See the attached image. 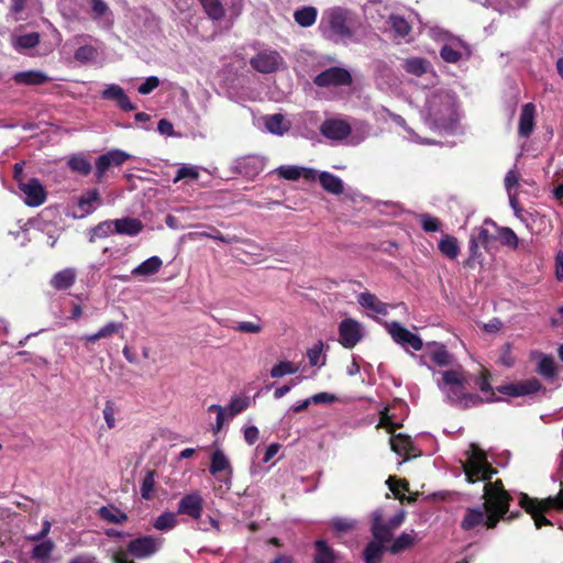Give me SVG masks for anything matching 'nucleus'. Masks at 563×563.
<instances>
[{
  "label": "nucleus",
  "instance_id": "38",
  "mask_svg": "<svg viewBox=\"0 0 563 563\" xmlns=\"http://www.w3.org/2000/svg\"><path fill=\"white\" fill-rule=\"evenodd\" d=\"M205 13L213 21H221L225 15L224 7L220 0H199Z\"/></svg>",
  "mask_w": 563,
  "mask_h": 563
},
{
  "label": "nucleus",
  "instance_id": "18",
  "mask_svg": "<svg viewBox=\"0 0 563 563\" xmlns=\"http://www.w3.org/2000/svg\"><path fill=\"white\" fill-rule=\"evenodd\" d=\"M277 52H261L256 56L251 58L250 64L255 70L263 74H269L277 69Z\"/></svg>",
  "mask_w": 563,
  "mask_h": 563
},
{
  "label": "nucleus",
  "instance_id": "43",
  "mask_svg": "<svg viewBox=\"0 0 563 563\" xmlns=\"http://www.w3.org/2000/svg\"><path fill=\"white\" fill-rule=\"evenodd\" d=\"M389 24L395 33L400 37H405L411 32V25L401 15L391 14L389 16Z\"/></svg>",
  "mask_w": 563,
  "mask_h": 563
},
{
  "label": "nucleus",
  "instance_id": "60",
  "mask_svg": "<svg viewBox=\"0 0 563 563\" xmlns=\"http://www.w3.org/2000/svg\"><path fill=\"white\" fill-rule=\"evenodd\" d=\"M499 363L508 368L515 365V357L512 355V346L510 343H506L501 347Z\"/></svg>",
  "mask_w": 563,
  "mask_h": 563
},
{
  "label": "nucleus",
  "instance_id": "24",
  "mask_svg": "<svg viewBox=\"0 0 563 563\" xmlns=\"http://www.w3.org/2000/svg\"><path fill=\"white\" fill-rule=\"evenodd\" d=\"M13 80L18 85L41 86L51 80V78L41 70H26L14 74Z\"/></svg>",
  "mask_w": 563,
  "mask_h": 563
},
{
  "label": "nucleus",
  "instance_id": "58",
  "mask_svg": "<svg viewBox=\"0 0 563 563\" xmlns=\"http://www.w3.org/2000/svg\"><path fill=\"white\" fill-rule=\"evenodd\" d=\"M264 122L269 132L282 135V113L264 117Z\"/></svg>",
  "mask_w": 563,
  "mask_h": 563
},
{
  "label": "nucleus",
  "instance_id": "14",
  "mask_svg": "<svg viewBox=\"0 0 563 563\" xmlns=\"http://www.w3.org/2000/svg\"><path fill=\"white\" fill-rule=\"evenodd\" d=\"M463 471L468 483H475L477 481H489L493 475L497 473L490 464H481L466 461L463 464Z\"/></svg>",
  "mask_w": 563,
  "mask_h": 563
},
{
  "label": "nucleus",
  "instance_id": "10",
  "mask_svg": "<svg viewBox=\"0 0 563 563\" xmlns=\"http://www.w3.org/2000/svg\"><path fill=\"white\" fill-rule=\"evenodd\" d=\"M498 391L503 395L510 397H520L526 395H533L541 390H545L543 385L537 378H530L517 383L506 384L499 386Z\"/></svg>",
  "mask_w": 563,
  "mask_h": 563
},
{
  "label": "nucleus",
  "instance_id": "2",
  "mask_svg": "<svg viewBox=\"0 0 563 563\" xmlns=\"http://www.w3.org/2000/svg\"><path fill=\"white\" fill-rule=\"evenodd\" d=\"M519 506L531 516L537 529L553 526L545 514L551 511L563 512V483L561 482V489L555 496L547 498L530 497L528 494L521 493L519 495Z\"/></svg>",
  "mask_w": 563,
  "mask_h": 563
},
{
  "label": "nucleus",
  "instance_id": "9",
  "mask_svg": "<svg viewBox=\"0 0 563 563\" xmlns=\"http://www.w3.org/2000/svg\"><path fill=\"white\" fill-rule=\"evenodd\" d=\"M19 189L24 195V202L30 207H38L46 201L47 192L37 178H31L26 183L20 181Z\"/></svg>",
  "mask_w": 563,
  "mask_h": 563
},
{
  "label": "nucleus",
  "instance_id": "44",
  "mask_svg": "<svg viewBox=\"0 0 563 563\" xmlns=\"http://www.w3.org/2000/svg\"><path fill=\"white\" fill-rule=\"evenodd\" d=\"M404 68L407 73L420 77L427 71V60L420 57L407 58Z\"/></svg>",
  "mask_w": 563,
  "mask_h": 563
},
{
  "label": "nucleus",
  "instance_id": "34",
  "mask_svg": "<svg viewBox=\"0 0 563 563\" xmlns=\"http://www.w3.org/2000/svg\"><path fill=\"white\" fill-rule=\"evenodd\" d=\"M314 563H335L336 554L334 550L331 547H329L324 540H317L314 542Z\"/></svg>",
  "mask_w": 563,
  "mask_h": 563
},
{
  "label": "nucleus",
  "instance_id": "6",
  "mask_svg": "<svg viewBox=\"0 0 563 563\" xmlns=\"http://www.w3.org/2000/svg\"><path fill=\"white\" fill-rule=\"evenodd\" d=\"M128 159H130V155L121 150H111L100 155L96 161V183H102L106 173L111 167H119Z\"/></svg>",
  "mask_w": 563,
  "mask_h": 563
},
{
  "label": "nucleus",
  "instance_id": "13",
  "mask_svg": "<svg viewBox=\"0 0 563 563\" xmlns=\"http://www.w3.org/2000/svg\"><path fill=\"white\" fill-rule=\"evenodd\" d=\"M351 132V125L339 119H328L320 126V133L333 141H342L346 139Z\"/></svg>",
  "mask_w": 563,
  "mask_h": 563
},
{
  "label": "nucleus",
  "instance_id": "47",
  "mask_svg": "<svg viewBox=\"0 0 563 563\" xmlns=\"http://www.w3.org/2000/svg\"><path fill=\"white\" fill-rule=\"evenodd\" d=\"M155 471H147L141 484V496L145 500L153 498V492L155 487Z\"/></svg>",
  "mask_w": 563,
  "mask_h": 563
},
{
  "label": "nucleus",
  "instance_id": "20",
  "mask_svg": "<svg viewBox=\"0 0 563 563\" xmlns=\"http://www.w3.org/2000/svg\"><path fill=\"white\" fill-rule=\"evenodd\" d=\"M536 372L547 382H555L558 379L559 371L553 356L539 353V362L536 367Z\"/></svg>",
  "mask_w": 563,
  "mask_h": 563
},
{
  "label": "nucleus",
  "instance_id": "49",
  "mask_svg": "<svg viewBox=\"0 0 563 563\" xmlns=\"http://www.w3.org/2000/svg\"><path fill=\"white\" fill-rule=\"evenodd\" d=\"M481 243L476 241L472 235L470 236V245H468V257L464 261V266L474 268L475 263L482 257V253L479 252Z\"/></svg>",
  "mask_w": 563,
  "mask_h": 563
},
{
  "label": "nucleus",
  "instance_id": "59",
  "mask_svg": "<svg viewBox=\"0 0 563 563\" xmlns=\"http://www.w3.org/2000/svg\"><path fill=\"white\" fill-rule=\"evenodd\" d=\"M420 223L426 232H437L441 229L440 220L429 214H422Z\"/></svg>",
  "mask_w": 563,
  "mask_h": 563
},
{
  "label": "nucleus",
  "instance_id": "4",
  "mask_svg": "<svg viewBox=\"0 0 563 563\" xmlns=\"http://www.w3.org/2000/svg\"><path fill=\"white\" fill-rule=\"evenodd\" d=\"M485 501L483 504L486 512L485 527L495 529L501 519L509 512L512 496L509 493L503 494H484Z\"/></svg>",
  "mask_w": 563,
  "mask_h": 563
},
{
  "label": "nucleus",
  "instance_id": "16",
  "mask_svg": "<svg viewBox=\"0 0 563 563\" xmlns=\"http://www.w3.org/2000/svg\"><path fill=\"white\" fill-rule=\"evenodd\" d=\"M372 534L374 537L375 542H378L383 545L389 542L393 538V529L384 522V516L380 510H376L372 515Z\"/></svg>",
  "mask_w": 563,
  "mask_h": 563
},
{
  "label": "nucleus",
  "instance_id": "26",
  "mask_svg": "<svg viewBox=\"0 0 563 563\" xmlns=\"http://www.w3.org/2000/svg\"><path fill=\"white\" fill-rule=\"evenodd\" d=\"M302 178L305 183H313L317 179V172L312 168L300 166H284V179L298 180Z\"/></svg>",
  "mask_w": 563,
  "mask_h": 563
},
{
  "label": "nucleus",
  "instance_id": "25",
  "mask_svg": "<svg viewBox=\"0 0 563 563\" xmlns=\"http://www.w3.org/2000/svg\"><path fill=\"white\" fill-rule=\"evenodd\" d=\"M236 168L243 176L253 178L263 170V162L257 156H246L238 162Z\"/></svg>",
  "mask_w": 563,
  "mask_h": 563
},
{
  "label": "nucleus",
  "instance_id": "1",
  "mask_svg": "<svg viewBox=\"0 0 563 563\" xmlns=\"http://www.w3.org/2000/svg\"><path fill=\"white\" fill-rule=\"evenodd\" d=\"M358 21L356 15L343 7H332L322 14L319 29L334 43L346 45L354 40Z\"/></svg>",
  "mask_w": 563,
  "mask_h": 563
},
{
  "label": "nucleus",
  "instance_id": "42",
  "mask_svg": "<svg viewBox=\"0 0 563 563\" xmlns=\"http://www.w3.org/2000/svg\"><path fill=\"white\" fill-rule=\"evenodd\" d=\"M415 542V536L404 532L393 542V544L389 548H387V550L391 554H399L402 551L412 547Z\"/></svg>",
  "mask_w": 563,
  "mask_h": 563
},
{
  "label": "nucleus",
  "instance_id": "19",
  "mask_svg": "<svg viewBox=\"0 0 563 563\" xmlns=\"http://www.w3.org/2000/svg\"><path fill=\"white\" fill-rule=\"evenodd\" d=\"M113 227L117 234L129 236H135L144 229L140 219L130 217L113 220Z\"/></svg>",
  "mask_w": 563,
  "mask_h": 563
},
{
  "label": "nucleus",
  "instance_id": "30",
  "mask_svg": "<svg viewBox=\"0 0 563 563\" xmlns=\"http://www.w3.org/2000/svg\"><path fill=\"white\" fill-rule=\"evenodd\" d=\"M318 10L312 5H306L294 12L295 22L301 27H309L317 21Z\"/></svg>",
  "mask_w": 563,
  "mask_h": 563
},
{
  "label": "nucleus",
  "instance_id": "40",
  "mask_svg": "<svg viewBox=\"0 0 563 563\" xmlns=\"http://www.w3.org/2000/svg\"><path fill=\"white\" fill-rule=\"evenodd\" d=\"M230 471L231 472V465L228 460V457L224 455V453L220 450H217L211 455V463L209 467V472L212 475H217L220 472L223 471Z\"/></svg>",
  "mask_w": 563,
  "mask_h": 563
},
{
  "label": "nucleus",
  "instance_id": "48",
  "mask_svg": "<svg viewBox=\"0 0 563 563\" xmlns=\"http://www.w3.org/2000/svg\"><path fill=\"white\" fill-rule=\"evenodd\" d=\"M97 56V48L92 45H82L75 51L74 57L81 64L93 60Z\"/></svg>",
  "mask_w": 563,
  "mask_h": 563
},
{
  "label": "nucleus",
  "instance_id": "12",
  "mask_svg": "<svg viewBox=\"0 0 563 563\" xmlns=\"http://www.w3.org/2000/svg\"><path fill=\"white\" fill-rule=\"evenodd\" d=\"M203 511V498L197 492L185 495L178 503L177 514L198 520Z\"/></svg>",
  "mask_w": 563,
  "mask_h": 563
},
{
  "label": "nucleus",
  "instance_id": "55",
  "mask_svg": "<svg viewBox=\"0 0 563 563\" xmlns=\"http://www.w3.org/2000/svg\"><path fill=\"white\" fill-rule=\"evenodd\" d=\"M401 423H397L389 416L388 408H384L379 413V422L378 427L386 429V431L390 434L395 433V431L401 428Z\"/></svg>",
  "mask_w": 563,
  "mask_h": 563
},
{
  "label": "nucleus",
  "instance_id": "51",
  "mask_svg": "<svg viewBox=\"0 0 563 563\" xmlns=\"http://www.w3.org/2000/svg\"><path fill=\"white\" fill-rule=\"evenodd\" d=\"M176 515L169 511L159 515L155 522L154 528L161 531L173 529L176 526Z\"/></svg>",
  "mask_w": 563,
  "mask_h": 563
},
{
  "label": "nucleus",
  "instance_id": "21",
  "mask_svg": "<svg viewBox=\"0 0 563 563\" xmlns=\"http://www.w3.org/2000/svg\"><path fill=\"white\" fill-rule=\"evenodd\" d=\"M485 224H490L495 229L496 240H498L501 245L511 250L519 249V238L511 228L499 227L490 219L485 220Z\"/></svg>",
  "mask_w": 563,
  "mask_h": 563
},
{
  "label": "nucleus",
  "instance_id": "23",
  "mask_svg": "<svg viewBox=\"0 0 563 563\" xmlns=\"http://www.w3.org/2000/svg\"><path fill=\"white\" fill-rule=\"evenodd\" d=\"M76 278V269L73 267H67L54 274L49 280V285L55 290H67L75 284Z\"/></svg>",
  "mask_w": 563,
  "mask_h": 563
},
{
  "label": "nucleus",
  "instance_id": "52",
  "mask_svg": "<svg viewBox=\"0 0 563 563\" xmlns=\"http://www.w3.org/2000/svg\"><path fill=\"white\" fill-rule=\"evenodd\" d=\"M232 330L241 333H260L263 330V325L260 319L256 321H240L232 325Z\"/></svg>",
  "mask_w": 563,
  "mask_h": 563
},
{
  "label": "nucleus",
  "instance_id": "28",
  "mask_svg": "<svg viewBox=\"0 0 563 563\" xmlns=\"http://www.w3.org/2000/svg\"><path fill=\"white\" fill-rule=\"evenodd\" d=\"M123 325L119 322H108L104 327L99 329L96 333L87 334L81 336V340L88 343H96L97 341L106 338H111L112 335L119 333L122 330Z\"/></svg>",
  "mask_w": 563,
  "mask_h": 563
},
{
  "label": "nucleus",
  "instance_id": "5",
  "mask_svg": "<svg viewBox=\"0 0 563 563\" xmlns=\"http://www.w3.org/2000/svg\"><path fill=\"white\" fill-rule=\"evenodd\" d=\"M352 81L350 71L338 66L321 71L313 79L314 85L321 88L350 86Z\"/></svg>",
  "mask_w": 563,
  "mask_h": 563
},
{
  "label": "nucleus",
  "instance_id": "33",
  "mask_svg": "<svg viewBox=\"0 0 563 563\" xmlns=\"http://www.w3.org/2000/svg\"><path fill=\"white\" fill-rule=\"evenodd\" d=\"M319 181L322 188L333 195H341L343 192V183L342 180L328 172H322L319 175Z\"/></svg>",
  "mask_w": 563,
  "mask_h": 563
},
{
  "label": "nucleus",
  "instance_id": "46",
  "mask_svg": "<svg viewBox=\"0 0 563 563\" xmlns=\"http://www.w3.org/2000/svg\"><path fill=\"white\" fill-rule=\"evenodd\" d=\"M389 489L398 498L401 503H405V494L404 492H409V483L407 479H396L395 477H389L387 481Z\"/></svg>",
  "mask_w": 563,
  "mask_h": 563
},
{
  "label": "nucleus",
  "instance_id": "22",
  "mask_svg": "<svg viewBox=\"0 0 563 563\" xmlns=\"http://www.w3.org/2000/svg\"><path fill=\"white\" fill-rule=\"evenodd\" d=\"M101 205L102 199L98 189L93 188L86 191L78 199V208L81 212L80 217L91 214Z\"/></svg>",
  "mask_w": 563,
  "mask_h": 563
},
{
  "label": "nucleus",
  "instance_id": "3",
  "mask_svg": "<svg viewBox=\"0 0 563 563\" xmlns=\"http://www.w3.org/2000/svg\"><path fill=\"white\" fill-rule=\"evenodd\" d=\"M442 380L440 388L445 393L451 405L467 409L483 404L482 397L466 393L465 380L459 372L453 369L443 372Z\"/></svg>",
  "mask_w": 563,
  "mask_h": 563
},
{
  "label": "nucleus",
  "instance_id": "15",
  "mask_svg": "<svg viewBox=\"0 0 563 563\" xmlns=\"http://www.w3.org/2000/svg\"><path fill=\"white\" fill-rule=\"evenodd\" d=\"M537 109L532 102L521 107L519 117L518 134L522 139H529L534 130Z\"/></svg>",
  "mask_w": 563,
  "mask_h": 563
},
{
  "label": "nucleus",
  "instance_id": "50",
  "mask_svg": "<svg viewBox=\"0 0 563 563\" xmlns=\"http://www.w3.org/2000/svg\"><path fill=\"white\" fill-rule=\"evenodd\" d=\"M430 358L439 366H448L451 363V355L442 344L438 345L431 353Z\"/></svg>",
  "mask_w": 563,
  "mask_h": 563
},
{
  "label": "nucleus",
  "instance_id": "63",
  "mask_svg": "<svg viewBox=\"0 0 563 563\" xmlns=\"http://www.w3.org/2000/svg\"><path fill=\"white\" fill-rule=\"evenodd\" d=\"M115 407L114 402L111 400L106 401L104 408H103V418L106 420V423L109 429H113L115 427Z\"/></svg>",
  "mask_w": 563,
  "mask_h": 563
},
{
  "label": "nucleus",
  "instance_id": "7",
  "mask_svg": "<svg viewBox=\"0 0 563 563\" xmlns=\"http://www.w3.org/2000/svg\"><path fill=\"white\" fill-rule=\"evenodd\" d=\"M159 542L153 536H142L126 544V551L135 559L150 558L158 551Z\"/></svg>",
  "mask_w": 563,
  "mask_h": 563
},
{
  "label": "nucleus",
  "instance_id": "56",
  "mask_svg": "<svg viewBox=\"0 0 563 563\" xmlns=\"http://www.w3.org/2000/svg\"><path fill=\"white\" fill-rule=\"evenodd\" d=\"M199 178V172L195 166L184 165L181 166L174 178V183H178L183 179L197 180Z\"/></svg>",
  "mask_w": 563,
  "mask_h": 563
},
{
  "label": "nucleus",
  "instance_id": "27",
  "mask_svg": "<svg viewBox=\"0 0 563 563\" xmlns=\"http://www.w3.org/2000/svg\"><path fill=\"white\" fill-rule=\"evenodd\" d=\"M486 520V512L481 508H467L461 521V529L464 531L473 530L474 528L484 525Z\"/></svg>",
  "mask_w": 563,
  "mask_h": 563
},
{
  "label": "nucleus",
  "instance_id": "35",
  "mask_svg": "<svg viewBox=\"0 0 563 563\" xmlns=\"http://www.w3.org/2000/svg\"><path fill=\"white\" fill-rule=\"evenodd\" d=\"M99 517L110 523L122 525L128 521V515L113 506H102L98 511Z\"/></svg>",
  "mask_w": 563,
  "mask_h": 563
},
{
  "label": "nucleus",
  "instance_id": "32",
  "mask_svg": "<svg viewBox=\"0 0 563 563\" xmlns=\"http://www.w3.org/2000/svg\"><path fill=\"white\" fill-rule=\"evenodd\" d=\"M67 166L73 173L81 176H88L92 170L89 159L82 154H74L67 161Z\"/></svg>",
  "mask_w": 563,
  "mask_h": 563
},
{
  "label": "nucleus",
  "instance_id": "8",
  "mask_svg": "<svg viewBox=\"0 0 563 563\" xmlns=\"http://www.w3.org/2000/svg\"><path fill=\"white\" fill-rule=\"evenodd\" d=\"M387 331L391 339L400 345H408L415 351H420L423 347L421 338L402 327L398 321L388 323Z\"/></svg>",
  "mask_w": 563,
  "mask_h": 563
},
{
  "label": "nucleus",
  "instance_id": "64",
  "mask_svg": "<svg viewBox=\"0 0 563 563\" xmlns=\"http://www.w3.org/2000/svg\"><path fill=\"white\" fill-rule=\"evenodd\" d=\"M124 90L119 85H110L102 91V98L107 100L118 101L122 97Z\"/></svg>",
  "mask_w": 563,
  "mask_h": 563
},
{
  "label": "nucleus",
  "instance_id": "41",
  "mask_svg": "<svg viewBox=\"0 0 563 563\" xmlns=\"http://www.w3.org/2000/svg\"><path fill=\"white\" fill-rule=\"evenodd\" d=\"M112 233H115L113 220L102 221L90 230L89 242L95 243L97 239H104Z\"/></svg>",
  "mask_w": 563,
  "mask_h": 563
},
{
  "label": "nucleus",
  "instance_id": "54",
  "mask_svg": "<svg viewBox=\"0 0 563 563\" xmlns=\"http://www.w3.org/2000/svg\"><path fill=\"white\" fill-rule=\"evenodd\" d=\"M249 406H250L249 398L232 397L229 402V406H228V411H229L230 418H233L236 415L243 412L244 410L247 409Z\"/></svg>",
  "mask_w": 563,
  "mask_h": 563
},
{
  "label": "nucleus",
  "instance_id": "53",
  "mask_svg": "<svg viewBox=\"0 0 563 563\" xmlns=\"http://www.w3.org/2000/svg\"><path fill=\"white\" fill-rule=\"evenodd\" d=\"M40 43V35L36 32L27 33L15 40V47L21 49L34 48Z\"/></svg>",
  "mask_w": 563,
  "mask_h": 563
},
{
  "label": "nucleus",
  "instance_id": "17",
  "mask_svg": "<svg viewBox=\"0 0 563 563\" xmlns=\"http://www.w3.org/2000/svg\"><path fill=\"white\" fill-rule=\"evenodd\" d=\"M390 446L395 453L406 459L420 455V451L413 445L411 438L402 433H393Z\"/></svg>",
  "mask_w": 563,
  "mask_h": 563
},
{
  "label": "nucleus",
  "instance_id": "39",
  "mask_svg": "<svg viewBox=\"0 0 563 563\" xmlns=\"http://www.w3.org/2000/svg\"><path fill=\"white\" fill-rule=\"evenodd\" d=\"M385 550L387 548L378 542H368L363 551L365 563H380Z\"/></svg>",
  "mask_w": 563,
  "mask_h": 563
},
{
  "label": "nucleus",
  "instance_id": "11",
  "mask_svg": "<svg viewBox=\"0 0 563 563\" xmlns=\"http://www.w3.org/2000/svg\"><path fill=\"white\" fill-rule=\"evenodd\" d=\"M361 324L351 318L344 319L339 324V342L345 349L354 347L362 340Z\"/></svg>",
  "mask_w": 563,
  "mask_h": 563
},
{
  "label": "nucleus",
  "instance_id": "57",
  "mask_svg": "<svg viewBox=\"0 0 563 563\" xmlns=\"http://www.w3.org/2000/svg\"><path fill=\"white\" fill-rule=\"evenodd\" d=\"M440 56L444 62L451 64H456L462 58L461 52L448 44L443 45L440 49Z\"/></svg>",
  "mask_w": 563,
  "mask_h": 563
},
{
  "label": "nucleus",
  "instance_id": "45",
  "mask_svg": "<svg viewBox=\"0 0 563 563\" xmlns=\"http://www.w3.org/2000/svg\"><path fill=\"white\" fill-rule=\"evenodd\" d=\"M487 224L484 223V225L479 228H475L472 232V236L476 239L477 242L481 243V245L485 249H489V244L496 240V234H493L487 228Z\"/></svg>",
  "mask_w": 563,
  "mask_h": 563
},
{
  "label": "nucleus",
  "instance_id": "37",
  "mask_svg": "<svg viewBox=\"0 0 563 563\" xmlns=\"http://www.w3.org/2000/svg\"><path fill=\"white\" fill-rule=\"evenodd\" d=\"M55 549V543L46 539L41 543L36 544L31 552V558L36 561H41V563H48V560Z\"/></svg>",
  "mask_w": 563,
  "mask_h": 563
},
{
  "label": "nucleus",
  "instance_id": "62",
  "mask_svg": "<svg viewBox=\"0 0 563 563\" xmlns=\"http://www.w3.org/2000/svg\"><path fill=\"white\" fill-rule=\"evenodd\" d=\"M159 86V79L156 76L147 77L137 88L141 95H148Z\"/></svg>",
  "mask_w": 563,
  "mask_h": 563
},
{
  "label": "nucleus",
  "instance_id": "31",
  "mask_svg": "<svg viewBox=\"0 0 563 563\" xmlns=\"http://www.w3.org/2000/svg\"><path fill=\"white\" fill-rule=\"evenodd\" d=\"M358 302L362 307L369 309L379 314H387V305L380 301L375 295L371 292H362L358 296Z\"/></svg>",
  "mask_w": 563,
  "mask_h": 563
},
{
  "label": "nucleus",
  "instance_id": "36",
  "mask_svg": "<svg viewBox=\"0 0 563 563\" xmlns=\"http://www.w3.org/2000/svg\"><path fill=\"white\" fill-rule=\"evenodd\" d=\"M163 265L162 260L158 256H152L146 261L142 262L139 266H136L132 274L134 276H148L157 273Z\"/></svg>",
  "mask_w": 563,
  "mask_h": 563
},
{
  "label": "nucleus",
  "instance_id": "29",
  "mask_svg": "<svg viewBox=\"0 0 563 563\" xmlns=\"http://www.w3.org/2000/svg\"><path fill=\"white\" fill-rule=\"evenodd\" d=\"M438 249L443 256L449 260H455L460 254L459 241L455 236L445 234L439 241Z\"/></svg>",
  "mask_w": 563,
  "mask_h": 563
},
{
  "label": "nucleus",
  "instance_id": "61",
  "mask_svg": "<svg viewBox=\"0 0 563 563\" xmlns=\"http://www.w3.org/2000/svg\"><path fill=\"white\" fill-rule=\"evenodd\" d=\"M466 461L481 464H489L485 451L478 448L476 444H471V452Z\"/></svg>",
  "mask_w": 563,
  "mask_h": 563
}]
</instances>
